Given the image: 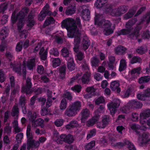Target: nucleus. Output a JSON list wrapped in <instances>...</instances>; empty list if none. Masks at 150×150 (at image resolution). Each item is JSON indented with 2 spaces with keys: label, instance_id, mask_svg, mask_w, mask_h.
<instances>
[{
  "label": "nucleus",
  "instance_id": "f257e3e1",
  "mask_svg": "<svg viewBox=\"0 0 150 150\" xmlns=\"http://www.w3.org/2000/svg\"><path fill=\"white\" fill-rule=\"evenodd\" d=\"M61 27L67 30L69 38H74V50L76 52L78 51L81 35L79 31L81 28L80 18L77 17L75 20L68 18L64 19L62 22Z\"/></svg>",
  "mask_w": 150,
  "mask_h": 150
},
{
  "label": "nucleus",
  "instance_id": "f03ea898",
  "mask_svg": "<svg viewBox=\"0 0 150 150\" xmlns=\"http://www.w3.org/2000/svg\"><path fill=\"white\" fill-rule=\"evenodd\" d=\"M150 116V109L145 110L140 114V123L141 126L135 124H132L130 125L131 129L134 131L137 134L140 133L141 130L145 131L147 129V125L150 127V119L146 122V118Z\"/></svg>",
  "mask_w": 150,
  "mask_h": 150
},
{
  "label": "nucleus",
  "instance_id": "7ed1b4c3",
  "mask_svg": "<svg viewBox=\"0 0 150 150\" xmlns=\"http://www.w3.org/2000/svg\"><path fill=\"white\" fill-rule=\"evenodd\" d=\"M28 9L27 8H25L22 9L19 14L17 16H16V12H14L11 16V22L14 23H15L17 19L18 20V28L19 32H21L20 37L21 38H25L26 37L27 32L26 30H23L22 31H20L21 28L23 25L24 23L23 21L24 19L25 15L28 13Z\"/></svg>",
  "mask_w": 150,
  "mask_h": 150
},
{
  "label": "nucleus",
  "instance_id": "20e7f679",
  "mask_svg": "<svg viewBox=\"0 0 150 150\" xmlns=\"http://www.w3.org/2000/svg\"><path fill=\"white\" fill-rule=\"evenodd\" d=\"M35 59H29L26 64L25 62L23 61V64L21 65L20 63L18 64L17 65H13L12 64H10V67L13 68V69L18 74H22L24 78H25L26 76V67H27L30 70L33 69L35 65Z\"/></svg>",
  "mask_w": 150,
  "mask_h": 150
},
{
  "label": "nucleus",
  "instance_id": "39448f33",
  "mask_svg": "<svg viewBox=\"0 0 150 150\" xmlns=\"http://www.w3.org/2000/svg\"><path fill=\"white\" fill-rule=\"evenodd\" d=\"M95 23L103 28V32L106 35H109L113 32L114 27L112 26L110 21L103 19L102 15L99 14L96 15L95 17Z\"/></svg>",
  "mask_w": 150,
  "mask_h": 150
},
{
  "label": "nucleus",
  "instance_id": "423d86ee",
  "mask_svg": "<svg viewBox=\"0 0 150 150\" xmlns=\"http://www.w3.org/2000/svg\"><path fill=\"white\" fill-rule=\"evenodd\" d=\"M134 20H132V21H129L126 24L127 29H122L120 31V35L128 34V37L130 38L134 39L136 38L139 35V30L140 29L139 28L137 27L135 28L134 30V33H132V30L131 28V26L133 24V22Z\"/></svg>",
  "mask_w": 150,
  "mask_h": 150
},
{
  "label": "nucleus",
  "instance_id": "0eeeda50",
  "mask_svg": "<svg viewBox=\"0 0 150 150\" xmlns=\"http://www.w3.org/2000/svg\"><path fill=\"white\" fill-rule=\"evenodd\" d=\"M53 139L58 144H62L64 142L71 144L74 140L73 136L70 134L66 135L62 134L59 137L58 133L57 132H56L54 134Z\"/></svg>",
  "mask_w": 150,
  "mask_h": 150
},
{
  "label": "nucleus",
  "instance_id": "6e6552de",
  "mask_svg": "<svg viewBox=\"0 0 150 150\" xmlns=\"http://www.w3.org/2000/svg\"><path fill=\"white\" fill-rule=\"evenodd\" d=\"M81 105L79 101H76L69 106L65 112V114L69 117H71L76 115L81 109Z\"/></svg>",
  "mask_w": 150,
  "mask_h": 150
},
{
  "label": "nucleus",
  "instance_id": "1a4fd4ad",
  "mask_svg": "<svg viewBox=\"0 0 150 150\" xmlns=\"http://www.w3.org/2000/svg\"><path fill=\"white\" fill-rule=\"evenodd\" d=\"M30 126L28 125L27 127L26 135L28 138V149H30V148H36L39 145V142L35 141L34 140H32V136L30 134Z\"/></svg>",
  "mask_w": 150,
  "mask_h": 150
},
{
  "label": "nucleus",
  "instance_id": "9d476101",
  "mask_svg": "<svg viewBox=\"0 0 150 150\" xmlns=\"http://www.w3.org/2000/svg\"><path fill=\"white\" fill-rule=\"evenodd\" d=\"M127 105L129 106L123 107L120 110L122 112L124 113H128L129 112V109L128 107L133 108L135 107L137 108H141L142 105V103L140 102L136 101L135 100H132L129 102Z\"/></svg>",
  "mask_w": 150,
  "mask_h": 150
},
{
  "label": "nucleus",
  "instance_id": "9b49d317",
  "mask_svg": "<svg viewBox=\"0 0 150 150\" xmlns=\"http://www.w3.org/2000/svg\"><path fill=\"white\" fill-rule=\"evenodd\" d=\"M141 72V68L138 67L132 69L130 72V74L127 79L129 81L134 80L138 77V75L140 74Z\"/></svg>",
  "mask_w": 150,
  "mask_h": 150
},
{
  "label": "nucleus",
  "instance_id": "f8f14e48",
  "mask_svg": "<svg viewBox=\"0 0 150 150\" xmlns=\"http://www.w3.org/2000/svg\"><path fill=\"white\" fill-rule=\"evenodd\" d=\"M28 114V116L30 120H32L33 126H40L41 127L43 126V120L42 119L39 118L36 121H35L34 120L36 118V113L35 114L34 113L33 116H32V113L31 112H29Z\"/></svg>",
  "mask_w": 150,
  "mask_h": 150
},
{
  "label": "nucleus",
  "instance_id": "ddd939ff",
  "mask_svg": "<svg viewBox=\"0 0 150 150\" xmlns=\"http://www.w3.org/2000/svg\"><path fill=\"white\" fill-rule=\"evenodd\" d=\"M120 103V101L119 99H115L112 102L108 104V107L112 115H113L116 111V108L119 106Z\"/></svg>",
  "mask_w": 150,
  "mask_h": 150
},
{
  "label": "nucleus",
  "instance_id": "4468645a",
  "mask_svg": "<svg viewBox=\"0 0 150 150\" xmlns=\"http://www.w3.org/2000/svg\"><path fill=\"white\" fill-rule=\"evenodd\" d=\"M104 107V106H100L98 110H101V112H100L98 111H96L95 112V116L93 117L91 120L87 121L86 122V125L88 127L93 126L95 123L97 122L99 119V117L97 115V114L103 112Z\"/></svg>",
  "mask_w": 150,
  "mask_h": 150
},
{
  "label": "nucleus",
  "instance_id": "2eb2a0df",
  "mask_svg": "<svg viewBox=\"0 0 150 150\" xmlns=\"http://www.w3.org/2000/svg\"><path fill=\"white\" fill-rule=\"evenodd\" d=\"M62 97L64 98L62 99L60 105V108L61 110L65 109L67 107V103L65 98H67L69 100H71L72 98L70 93L67 91L63 94Z\"/></svg>",
  "mask_w": 150,
  "mask_h": 150
},
{
  "label": "nucleus",
  "instance_id": "dca6fc26",
  "mask_svg": "<svg viewBox=\"0 0 150 150\" xmlns=\"http://www.w3.org/2000/svg\"><path fill=\"white\" fill-rule=\"evenodd\" d=\"M82 67L83 69L85 71V72L82 78V81L83 83H87L89 80L90 76L88 66L86 63H85L84 65H83Z\"/></svg>",
  "mask_w": 150,
  "mask_h": 150
},
{
  "label": "nucleus",
  "instance_id": "f3484780",
  "mask_svg": "<svg viewBox=\"0 0 150 150\" xmlns=\"http://www.w3.org/2000/svg\"><path fill=\"white\" fill-rule=\"evenodd\" d=\"M49 7V5L47 4L43 8L42 11L40 12L38 17V19L39 21L43 20L47 14L51 15V13L50 11H48L47 9Z\"/></svg>",
  "mask_w": 150,
  "mask_h": 150
},
{
  "label": "nucleus",
  "instance_id": "a211bd4d",
  "mask_svg": "<svg viewBox=\"0 0 150 150\" xmlns=\"http://www.w3.org/2000/svg\"><path fill=\"white\" fill-rule=\"evenodd\" d=\"M109 9V12L110 14L113 16H120L122 14H123L125 13V10L124 9V6H122L120 7V8L118 9H115L112 10L111 8H108Z\"/></svg>",
  "mask_w": 150,
  "mask_h": 150
},
{
  "label": "nucleus",
  "instance_id": "6ab92c4d",
  "mask_svg": "<svg viewBox=\"0 0 150 150\" xmlns=\"http://www.w3.org/2000/svg\"><path fill=\"white\" fill-rule=\"evenodd\" d=\"M64 34L62 32L59 31L55 33H53L51 36L52 39H55V41L58 43H62V37L63 36Z\"/></svg>",
  "mask_w": 150,
  "mask_h": 150
},
{
  "label": "nucleus",
  "instance_id": "aec40b11",
  "mask_svg": "<svg viewBox=\"0 0 150 150\" xmlns=\"http://www.w3.org/2000/svg\"><path fill=\"white\" fill-rule=\"evenodd\" d=\"M149 137V135L148 133H143L142 135H139L138 139L139 143L141 144L147 143L150 140Z\"/></svg>",
  "mask_w": 150,
  "mask_h": 150
},
{
  "label": "nucleus",
  "instance_id": "412c9836",
  "mask_svg": "<svg viewBox=\"0 0 150 150\" xmlns=\"http://www.w3.org/2000/svg\"><path fill=\"white\" fill-rule=\"evenodd\" d=\"M119 82L117 81H112L110 83V88L111 89L117 93H119L121 91V89L119 87Z\"/></svg>",
  "mask_w": 150,
  "mask_h": 150
},
{
  "label": "nucleus",
  "instance_id": "4be33fe9",
  "mask_svg": "<svg viewBox=\"0 0 150 150\" xmlns=\"http://www.w3.org/2000/svg\"><path fill=\"white\" fill-rule=\"evenodd\" d=\"M80 115L81 116V122H84L87 118L89 117L90 112L87 109H85L82 110Z\"/></svg>",
  "mask_w": 150,
  "mask_h": 150
},
{
  "label": "nucleus",
  "instance_id": "5701e85b",
  "mask_svg": "<svg viewBox=\"0 0 150 150\" xmlns=\"http://www.w3.org/2000/svg\"><path fill=\"white\" fill-rule=\"evenodd\" d=\"M31 84L30 79L29 78H27L26 81V86L25 87H22V91L25 92L26 94L30 93L31 92L30 88Z\"/></svg>",
  "mask_w": 150,
  "mask_h": 150
},
{
  "label": "nucleus",
  "instance_id": "b1692460",
  "mask_svg": "<svg viewBox=\"0 0 150 150\" xmlns=\"http://www.w3.org/2000/svg\"><path fill=\"white\" fill-rule=\"evenodd\" d=\"M109 63L108 64V69L110 70H113L115 69L116 64L117 62H115V57L112 56H110L109 57Z\"/></svg>",
  "mask_w": 150,
  "mask_h": 150
},
{
  "label": "nucleus",
  "instance_id": "393cba45",
  "mask_svg": "<svg viewBox=\"0 0 150 150\" xmlns=\"http://www.w3.org/2000/svg\"><path fill=\"white\" fill-rule=\"evenodd\" d=\"M34 16L32 14L30 13L29 15L28 19V23L27 25V28L29 30L32 28L34 25L35 21L33 19Z\"/></svg>",
  "mask_w": 150,
  "mask_h": 150
},
{
  "label": "nucleus",
  "instance_id": "a878e982",
  "mask_svg": "<svg viewBox=\"0 0 150 150\" xmlns=\"http://www.w3.org/2000/svg\"><path fill=\"white\" fill-rule=\"evenodd\" d=\"M67 67L69 70L72 71L75 68V65L73 59L72 57L70 56L67 59Z\"/></svg>",
  "mask_w": 150,
  "mask_h": 150
},
{
  "label": "nucleus",
  "instance_id": "bb28decb",
  "mask_svg": "<svg viewBox=\"0 0 150 150\" xmlns=\"http://www.w3.org/2000/svg\"><path fill=\"white\" fill-rule=\"evenodd\" d=\"M62 54L63 57L69 58L71 56V52L69 49L67 47H64L61 50Z\"/></svg>",
  "mask_w": 150,
  "mask_h": 150
},
{
  "label": "nucleus",
  "instance_id": "cd10ccee",
  "mask_svg": "<svg viewBox=\"0 0 150 150\" xmlns=\"http://www.w3.org/2000/svg\"><path fill=\"white\" fill-rule=\"evenodd\" d=\"M82 44L83 45V49L86 50L88 49L90 44L89 40L87 36H85L83 37Z\"/></svg>",
  "mask_w": 150,
  "mask_h": 150
},
{
  "label": "nucleus",
  "instance_id": "c85d7f7f",
  "mask_svg": "<svg viewBox=\"0 0 150 150\" xmlns=\"http://www.w3.org/2000/svg\"><path fill=\"white\" fill-rule=\"evenodd\" d=\"M108 118V116H105V117L102 120V122L98 124L97 127L100 129L104 128L107 124Z\"/></svg>",
  "mask_w": 150,
  "mask_h": 150
},
{
  "label": "nucleus",
  "instance_id": "c756f323",
  "mask_svg": "<svg viewBox=\"0 0 150 150\" xmlns=\"http://www.w3.org/2000/svg\"><path fill=\"white\" fill-rule=\"evenodd\" d=\"M8 35V33L7 28L5 27H3L0 32V39L1 40H4Z\"/></svg>",
  "mask_w": 150,
  "mask_h": 150
},
{
  "label": "nucleus",
  "instance_id": "7c9ffc66",
  "mask_svg": "<svg viewBox=\"0 0 150 150\" xmlns=\"http://www.w3.org/2000/svg\"><path fill=\"white\" fill-rule=\"evenodd\" d=\"M65 69L66 67H62L59 68L57 71V72L59 73L58 76L60 78L63 79L65 77Z\"/></svg>",
  "mask_w": 150,
  "mask_h": 150
},
{
  "label": "nucleus",
  "instance_id": "2f4dec72",
  "mask_svg": "<svg viewBox=\"0 0 150 150\" xmlns=\"http://www.w3.org/2000/svg\"><path fill=\"white\" fill-rule=\"evenodd\" d=\"M76 7L74 6L69 7L65 11V13L68 16H71L75 12Z\"/></svg>",
  "mask_w": 150,
  "mask_h": 150
},
{
  "label": "nucleus",
  "instance_id": "473e14b6",
  "mask_svg": "<svg viewBox=\"0 0 150 150\" xmlns=\"http://www.w3.org/2000/svg\"><path fill=\"white\" fill-rule=\"evenodd\" d=\"M127 68V62L126 60L124 59L120 60L119 67V70L121 71L124 70Z\"/></svg>",
  "mask_w": 150,
  "mask_h": 150
},
{
  "label": "nucleus",
  "instance_id": "72a5a7b5",
  "mask_svg": "<svg viewBox=\"0 0 150 150\" xmlns=\"http://www.w3.org/2000/svg\"><path fill=\"white\" fill-rule=\"evenodd\" d=\"M90 12L88 9H85L83 10L81 15L82 17L85 20H88L90 18Z\"/></svg>",
  "mask_w": 150,
  "mask_h": 150
},
{
  "label": "nucleus",
  "instance_id": "f704fd0d",
  "mask_svg": "<svg viewBox=\"0 0 150 150\" xmlns=\"http://www.w3.org/2000/svg\"><path fill=\"white\" fill-rule=\"evenodd\" d=\"M107 0H97L94 4V6L97 8L102 7L104 4L106 3Z\"/></svg>",
  "mask_w": 150,
  "mask_h": 150
},
{
  "label": "nucleus",
  "instance_id": "c9c22d12",
  "mask_svg": "<svg viewBox=\"0 0 150 150\" xmlns=\"http://www.w3.org/2000/svg\"><path fill=\"white\" fill-rule=\"evenodd\" d=\"M52 62V66L54 68L59 66L61 64V61L59 58H54L51 59Z\"/></svg>",
  "mask_w": 150,
  "mask_h": 150
},
{
  "label": "nucleus",
  "instance_id": "e433bc0d",
  "mask_svg": "<svg viewBox=\"0 0 150 150\" xmlns=\"http://www.w3.org/2000/svg\"><path fill=\"white\" fill-rule=\"evenodd\" d=\"M150 80V76H142L139 79L138 82L140 84L143 83L149 82Z\"/></svg>",
  "mask_w": 150,
  "mask_h": 150
},
{
  "label": "nucleus",
  "instance_id": "4c0bfd02",
  "mask_svg": "<svg viewBox=\"0 0 150 150\" xmlns=\"http://www.w3.org/2000/svg\"><path fill=\"white\" fill-rule=\"evenodd\" d=\"M40 57L41 59L42 60H45L47 57V52L43 48H42L40 52Z\"/></svg>",
  "mask_w": 150,
  "mask_h": 150
},
{
  "label": "nucleus",
  "instance_id": "58836bf2",
  "mask_svg": "<svg viewBox=\"0 0 150 150\" xmlns=\"http://www.w3.org/2000/svg\"><path fill=\"white\" fill-rule=\"evenodd\" d=\"M126 50V49L122 46H119L115 48V51L117 54H122L125 53Z\"/></svg>",
  "mask_w": 150,
  "mask_h": 150
},
{
  "label": "nucleus",
  "instance_id": "ea45409f",
  "mask_svg": "<svg viewBox=\"0 0 150 150\" xmlns=\"http://www.w3.org/2000/svg\"><path fill=\"white\" fill-rule=\"evenodd\" d=\"M134 91V87L132 86H131L128 88L125 95H122V96L123 98L127 97L131 93H133Z\"/></svg>",
  "mask_w": 150,
  "mask_h": 150
},
{
  "label": "nucleus",
  "instance_id": "a19ab883",
  "mask_svg": "<svg viewBox=\"0 0 150 150\" xmlns=\"http://www.w3.org/2000/svg\"><path fill=\"white\" fill-rule=\"evenodd\" d=\"M99 62V59L96 56L93 57L91 59V62L92 66L96 67L97 66Z\"/></svg>",
  "mask_w": 150,
  "mask_h": 150
},
{
  "label": "nucleus",
  "instance_id": "79ce46f5",
  "mask_svg": "<svg viewBox=\"0 0 150 150\" xmlns=\"http://www.w3.org/2000/svg\"><path fill=\"white\" fill-rule=\"evenodd\" d=\"M51 92L49 91V90L47 91V93L48 96V98L46 103V106L47 107H49L51 105L52 102L51 101Z\"/></svg>",
  "mask_w": 150,
  "mask_h": 150
},
{
  "label": "nucleus",
  "instance_id": "37998d69",
  "mask_svg": "<svg viewBox=\"0 0 150 150\" xmlns=\"http://www.w3.org/2000/svg\"><path fill=\"white\" fill-rule=\"evenodd\" d=\"M77 122L75 121H72L69 124L67 125L66 127L67 129H70L78 126Z\"/></svg>",
  "mask_w": 150,
  "mask_h": 150
},
{
  "label": "nucleus",
  "instance_id": "c03bdc74",
  "mask_svg": "<svg viewBox=\"0 0 150 150\" xmlns=\"http://www.w3.org/2000/svg\"><path fill=\"white\" fill-rule=\"evenodd\" d=\"M54 22V19L50 17L47 18L44 23L43 26H46L50 24L53 23Z\"/></svg>",
  "mask_w": 150,
  "mask_h": 150
},
{
  "label": "nucleus",
  "instance_id": "a18cd8bd",
  "mask_svg": "<svg viewBox=\"0 0 150 150\" xmlns=\"http://www.w3.org/2000/svg\"><path fill=\"white\" fill-rule=\"evenodd\" d=\"M141 61L142 59L140 57L135 56L132 57L130 62L132 64H133L138 62L139 63L141 62Z\"/></svg>",
  "mask_w": 150,
  "mask_h": 150
},
{
  "label": "nucleus",
  "instance_id": "49530a36",
  "mask_svg": "<svg viewBox=\"0 0 150 150\" xmlns=\"http://www.w3.org/2000/svg\"><path fill=\"white\" fill-rule=\"evenodd\" d=\"M95 142L94 141H91L85 146V149L89 150L95 146Z\"/></svg>",
  "mask_w": 150,
  "mask_h": 150
},
{
  "label": "nucleus",
  "instance_id": "de8ad7c7",
  "mask_svg": "<svg viewBox=\"0 0 150 150\" xmlns=\"http://www.w3.org/2000/svg\"><path fill=\"white\" fill-rule=\"evenodd\" d=\"M18 113V109L17 105H14L12 110L11 114L12 116H17Z\"/></svg>",
  "mask_w": 150,
  "mask_h": 150
},
{
  "label": "nucleus",
  "instance_id": "09e8293b",
  "mask_svg": "<svg viewBox=\"0 0 150 150\" xmlns=\"http://www.w3.org/2000/svg\"><path fill=\"white\" fill-rule=\"evenodd\" d=\"M95 91V89L93 87H88L86 89V91L91 95H94Z\"/></svg>",
  "mask_w": 150,
  "mask_h": 150
},
{
  "label": "nucleus",
  "instance_id": "8fccbe9b",
  "mask_svg": "<svg viewBox=\"0 0 150 150\" xmlns=\"http://www.w3.org/2000/svg\"><path fill=\"white\" fill-rule=\"evenodd\" d=\"M13 124H14L15 125H14V127L15 129V131L17 132H21L22 130V129L19 128L18 126V121L16 120H15L13 122Z\"/></svg>",
  "mask_w": 150,
  "mask_h": 150
},
{
  "label": "nucleus",
  "instance_id": "3c124183",
  "mask_svg": "<svg viewBox=\"0 0 150 150\" xmlns=\"http://www.w3.org/2000/svg\"><path fill=\"white\" fill-rule=\"evenodd\" d=\"M50 53L56 57L58 56L59 55V52L56 48H52L51 49L50 51Z\"/></svg>",
  "mask_w": 150,
  "mask_h": 150
},
{
  "label": "nucleus",
  "instance_id": "603ef678",
  "mask_svg": "<svg viewBox=\"0 0 150 150\" xmlns=\"http://www.w3.org/2000/svg\"><path fill=\"white\" fill-rule=\"evenodd\" d=\"M125 144L128 146V148L129 150H136L134 145L129 141L127 140L125 142Z\"/></svg>",
  "mask_w": 150,
  "mask_h": 150
},
{
  "label": "nucleus",
  "instance_id": "864d4df0",
  "mask_svg": "<svg viewBox=\"0 0 150 150\" xmlns=\"http://www.w3.org/2000/svg\"><path fill=\"white\" fill-rule=\"evenodd\" d=\"M71 89L76 93H79L81 91V87L80 86L77 85L72 87Z\"/></svg>",
  "mask_w": 150,
  "mask_h": 150
},
{
  "label": "nucleus",
  "instance_id": "5fc2aeb1",
  "mask_svg": "<svg viewBox=\"0 0 150 150\" xmlns=\"http://www.w3.org/2000/svg\"><path fill=\"white\" fill-rule=\"evenodd\" d=\"M146 48H143V47H139L137 50V52L141 54H143L146 51Z\"/></svg>",
  "mask_w": 150,
  "mask_h": 150
},
{
  "label": "nucleus",
  "instance_id": "6e6d98bb",
  "mask_svg": "<svg viewBox=\"0 0 150 150\" xmlns=\"http://www.w3.org/2000/svg\"><path fill=\"white\" fill-rule=\"evenodd\" d=\"M20 103L22 107L23 112L24 114H25L26 113V111L25 106V102L24 100V98H23L22 99V100L21 99L20 100Z\"/></svg>",
  "mask_w": 150,
  "mask_h": 150
},
{
  "label": "nucleus",
  "instance_id": "4d7b16f0",
  "mask_svg": "<svg viewBox=\"0 0 150 150\" xmlns=\"http://www.w3.org/2000/svg\"><path fill=\"white\" fill-rule=\"evenodd\" d=\"M8 5L6 3L1 4L0 5V12H3L7 8Z\"/></svg>",
  "mask_w": 150,
  "mask_h": 150
},
{
  "label": "nucleus",
  "instance_id": "13d9d810",
  "mask_svg": "<svg viewBox=\"0 0 150 150\" xmlns=\"http://www.w3.org/2000/svg\"><path fill=\"white\" fill-rule=\"evenodd\" d=\"M63 120L61 119L57 120L54 122L55 125L58 127L61 126L63 124Z\"/></svg>",
  "mask_w": 150,
  "mask_h": 150
},
{
  "label": "nucleus",
  "instance_id": "bf43d9fd",
  "mask_svg": "<svg viewBox=\"0 0 150 150\" xmlns=\"http://www.w3.org/2000/svg\"><path fill=\"white\" fill-rule=\"evenodd\" d=\"M105 100L103 97L98 98L95 100V103L96 104H99L104 102Z\"/></svg>",
  "mask_w": 150,
  "mask_h": 150
},
{
  "label": "nucleus",
  "instance_id": "052dcab7",
  "mask_svg": "<svg viewBox=\"0 0 150 150\" xmlns=\"http://www.w3.org/2000/svg\"><path fill=\"white\" fill-rule=\"evenodd\" d=\"M5 77L3 71L2 70H0V81L1 82H3L5 80Z\"/></svg>",
  "mask_w": 150,
  "mask_h": 150
},
{
  "label": "nucleus",
  "instance_id": "680f3d73",
  "mask_svg": "<svg viewBox=\"0 0 150 150\" xmlns=\"http://www.w3.org/2000/svg\"><path fill=\"white\" fill-rule=\"evenodd\" d=\"M96 133V130L95 129H93L90 132V133L87 136V139H88L90 138L91 137L95 135Z\"/></svg>",
  "mask_w": 150,
  "mask_h": 150
},
{
  "label": "nucleus",
  "instance_id": "e2e57ef3",
  "mask_svg": "<svg viewBox=\"0 0 150 150\" xmlns=\"http://www.w3.org/2000/svg\"><path fill=\"white\" fill-rule=\"evenodd\" d=\"M79 77L80 76L78 75V76H76V77H73V78H71L69 82V85H71L75 81V80H76V79H79L80 78V77Z\"/></svg>",
  "mask_w": 150,
  "mask_h": 150
},
{
  "label": "nucleus",
  "instance_id": "0e129e2a",
  "mask_svg": "<svg viewBox=\"0 0 150 150\" xmlns=\"http://www.w3.org/2000/svg\"><path fill=\"white\" fill-rule=\"evenodd\" d=\"M22 42H18L16 46V51L19 52L21 51L22 49Z\"/></svg>",
  "mask_w": 150,
  "mask_h": 150
},
{
  "label": "nucleus",
  "instance_id": "69168bd1",
  "mask_svg": "<svg viewBox=\"0 0 150 150\" xmlns=\"http://www.w3.org/2000/svg\"><path fill=\"white\" fill-rule=\"evenodd\" d=\"M8 17V16L6 15L3 16L1 20V23L2 24H4L7 22Z\"/></svg>",
  "mask_w": 150,
  "mask_h": 150
},
{
  "label": "nucleus",
  "instance_id": "338daca9",
  "mask_svg": "<svg viewBox=\"0 0 150 150\" xmlns=\"http://www.w3.org/2000/svg\"><path fill=\"white\" fill-rule=\"evenodd\" d=\"M83 58V54L81 52H79L76 56V58L79 61L81 60Z\"/></svg>",
  "mask_w": 150,
  "mask_h": 150
},
{
  "label": "nucleus",
  "instance_id": "774afa93",
  "mask_svg": "<svg viewBox=\"0 0 150 150\" xmlns=\"http://www.w3.org/2000/svg\"><path fill=\"white\" fill-rule=\"evenodd\" d=\"M143 21H146L147 23H148L150 21V13L146 15L143 17Z\"/></svg>",
  "mask_w": 150,
  "mask_h": 150
}]
</instances>
